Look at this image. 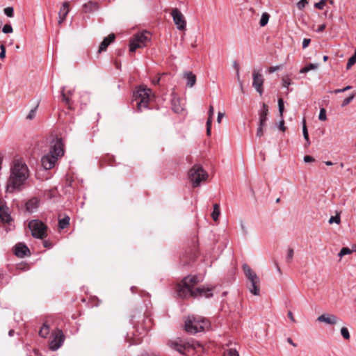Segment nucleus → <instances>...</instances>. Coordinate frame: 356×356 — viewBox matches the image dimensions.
Masks as SVG:
<instances>
[{
	"mask_svg": "<svg viewBox=\"0 0 356 356\" xmlns=\"http://www.w3.org/2000/svg\"><path fill=\"white\" fill-rule=\"evenodd\" d=\"M200 282V280L195 275L184 277L181 282L177 285L176 291L177 295L182 298L202 296L206 298L211 297L213 296V288L202 286L195 289V286Z\"/></svg>",
	"mask_w": 356,
	"mask_h": 356,
	"instance_id": "f257e3e1",
	"label": "nucleus"
},
{
	"mask_svg": "<svg viewBox=\"0 0 356 356\" xmlns=\"http://www.w3.org/2000/svg\"><path fill=\"white\" fill-rule=\"evenodd\" d=\"M10 176L7 181L6 192L22 190L29 177L27 165L21 159H15L10 165Z\"/></svg>",
	"mask_w": 356,
	"mask_h": 356,
	"instance_id": "f03ea898",
	"label": "nucleus"
},
{
	"mask_svg": "<svg viewBox=\"0 0 356 356\" xmlns=\"http://www.w3.org/2000/svg\"><path fill=\"white\" fill-rule=\"evenodd\" d=\"M63 154V144L61 138H56L52 140L49 154L44 155L41 159L42 167L45 170L53 168L58 159L61 157Z\"/></svg>",
	"mask_w": 356,
	"mask_h": 356,
	"instance_id": "7ed1b4c3",
	"label": "nucleus"
},
{
	"mask_svg": "<svg viewBox=\"0 0 356 356\" xmlns=\"http://www.w3.org/2000/svg\"><path fill=\"white\" fill-rule=\"evenodd\" d=\"M209 326V321L200 316H189L185 321V330L190 334L204 331Z\"/></svg>",
	"mask_w": 356,
	"mask_h": 356,
	"instance_id": "20e7f679",
	"label": "nucleus"
},
{
	"mask_svg": "<svg viewBox=\"0 0 356 356\" xmlns=\"http://www.w3.org/2000/svg\"><path fill=\"white\" fill-rule=\"evenodd\" d=\"M243 270L246 278L249 280L250 284L248 286V289L251 293L254 296H259V278L257 275L256 273L254 272L250 267L247 264H243Z\"/></svg>",
	"mask_w": 356,
	"mask_h": 356,
	"instance_id": "39448f33",
	"label": "nucleus"
},
{
	"mask_svg": "<svg viewBox=\"0 0 356 356\" xmlns=\"http://www.w3.org/2000/svg\"><path fill=\"white\" fill-rule=\"evenodd\" d=\"M152 95V90L144 86H140L134 92V97L137 102V109L141 111L143 108H147L148 103Z\"/></svg>",
	"mask_w": 356,
	"mask_h": 356,
	"instance_id": "423d86ee",
	"label": "nucleus"
},
{
	"mask_svg": "<svg viewBox=\"0 0 356 356\" xmlns=\"http://www.w3.org/2000/svg\"><path fill=\"white\" fill-rule=\"evenodd\" d=\"M150 40L151 34L147 31L136 33L130 41V51L134 52L138 48H143L146 47Z\"/></svg>",
	"mask_w": 356,
	"mask_h": 356,
	"instance_id": "0eeeda50",
	"label": "nucleus"
},
{
	"mask_svg": "<svg viewBox=\"0 0 356 356\" xmlns=\"http://www.w3.org/2000/svg\"><path fill=\"white\" fill-rule=\"evenodd\" d=\"M188 177L194 188L200 186L208 177V173L200 165H195L188 172Z\"/></svg>",
	"mask_w": 356,
	"mask_h": 356,
	"instance_id": "6e6552de",
	"label": "nucleus"
},
{
	"mask_svg": "<svg viewBox=\"0 0 356 356\" xmlns=\"http://www.w3.org/2000/svg\"><path fill=\"white\" fill-rule=\"evenodd\" d=\"M28 226L33 237L43 239L47 236V226L42 221L39 220H31Z\"/></svg>",
	"mask_w": 356,
	"mask_h": 356,
	"instance_id": "1a4fd4ad",
	"label": "nucleus"
},
{
	"mask_svg": "<svg viewBox=\"0 0 356 356\" xmlns=\"http://www.w3.org/2000/svg\"><path fill=\"white\" fill-rule=\"evenodd\" d=\"M53 339L50 341L49 348L51 350H58L63 344L65 340V336L61 330H56L52 333Z\"/></svg>",
	"mask_w": 356,
	"mask_h": 356,
	"instance_id": "9d476101",
	"label": "nucleus"
},
{
	"mask_svg": "<svg viewBox=\"0 0 356 356\" xmlns=\"http://www.w3.org/2000/svg\"><path fill=\"white\" fill-rule=\"evenodd\" d=\"M173 21L179 30H184L186 26V22L183 14L177 9L174 8L171 12Z\"/></svg>",
	"mask_w": 356,
	"mask_h": 356,
	"instance_id": "9b49d317",
	"label": "nucleus"
},
{
	"mask_svg": "<svg viewBox=\"0 0 356 356\" xmlns=\"http://www.w3.org/2000/svg\"><path fill=\"white\" fill-rule=\"evenodd\" d=\"M168 344L171 348L182 355H185L186 351L188 350V342H185L179 338L175 341H170Z\"/></svg>",
	"mask_w": 356,
	"mask_h": 356,
	"instance_id": "f8f14e48",
	"label": "nucleus"
},
{
	"mask_svg": "<svg viewBox=\"0 0 356 356\" xmlns=\"http://www.w3.org/2000/svg\"><path fill=\"white\" fill-rule=\"evenodd\" d=\"M252 86L260 95H262L264 92L263 84L264 81L262 74L256 70H254L252 73Z\"/></svg>",
	"mask_w": 356,
	"mask_h": 356,
	"instance_id": "ddd939ff",
	"label": "nucleus"
},
{
	"mask_svg": "<svg viewBox=\"0 0 356 356\" xmlns=\"http://www.w3.org/2000/svg\"><path fill=\"white\" fill-rule=\"evenodd\" d=\"M14 251L15 254L21 258L27 256L30 253L28 247L22 243L15 245Z\"/></svg>",
	"mask_w": 356,
	"mask_h": 356,
	"instance_id": "4468645a",
	"label": "nucleus"
},
{
	"mask_svg": "<svg viewBox=\"0 0 356 356\" xmlns=\"http://www.w3.org/2000/svg\"><path fill=\"white\" fill-rule=\"evenodd\" d=\"M319 322H323L329 325H335L338 322V318L334 314H323L317 318Z\"/></svg>",
	"mask_w": 356,
	"mask_h": 356,
	"instance_id": "2eb2a0df",
	"label": "nucleus"
},
{
	"mask_svg": "<svg viewBox=\"0 0 356 356\" xmlns=\"http://www.w3.org/2000/svg\"><path fill=\"white\" fill-rule=\"evenodd\" d=\"M115 38V35L114 33H111L106 37L103 41L101 42L98 52L101 53L106 50L108 46L114 41Z\"/></svg>",
	"mask_w": 356,
	"mask_h": 356,
	"instance_id": "dca6fc26",
	"label": "nucleus"
},
{
	"mask_svg": "<svg viewBox=\"0 0 356 356\" xmlns=\"http://www.w3.org/2000/svg\"><path fill=\"white\" fill-rule=\"evenodd\" d=\"M268 114V107L266 104L264 103L259 112V124H261V126H266Z\"/></svg>",
	"mask_w": 356,
	"mask_h": 356,
	"instance_id": "f3484780",
	"label": "nucleus"
},
{
	"mask_svg": "<svg viewBox=\"0 0 356 356\" xmlns=\"http://www.w3.org/2000/svg\"><path fill=\"white\" fill-rule=\"evenodd\" d=\"M69 3L68 2H64L60 9V11L58 13L59 15V21L58 23L61 24L65 19L67 15L69 13Z\"/></svg>",
	"mask_w": 356,
	"mask_h": 356,
	"instance_id": "a211bd4d",
	"label": "nucleus"
},
{
	"mask_svg": "<svg viewBox=\"0 0 356 356\" xmlns=\"http://www.w3.org/2000/svg\"><path fill=\"white\" fill-rule=\"evenodd\" d=\"M39 206V200L36 197L31 198L26 203V209L29 212H33Z\"/></svg>",
	"mask_w": 356,
	"mask_h": 356,
	"instance_id": "6ab92c4d",
	"label": "nucleus"
},
{
	"mask_svg": "<svg viewBox=\"0 0 356 356\" xmlns=\"http://www.w3.org/2000/svg\"><path fill=\"white\" fill-rule=\"evenodd\" d=\"M10 220V216L6 211V207L0 200V222H8Z\"/></svg>",
	"mask_w": 356,
	"mask_h": 356,
	"instance_id": "aec40b11",
	"label": "nucleus"
},
{
	"mask_svg": "<svg viewBox=\"0 0 356 356\" xmlns=\"http://www.w3.org/2000/svg\"><path fill=\"white\" fill-rule=\"evenodd\" d=\"M98 6L97 3L93 1H88L83 5V12L86 13L93 12L97 10Z\"/></svg>",
	"mask_w": 356,
	"mask_h": 356,
	"instance_id": "412c9836",
	"label": "nucleus"
},
{
	"mask_svg": "<svg viewBox=\"0 0 356 356\" xmlns=\"http://www.w3.org/2000/svg\"><path fill=\"white\" fill-rule=\"evenodd\" d=\"M184 79L187 80V86L193 87L196 83V76L192 72H188L184 74Z\"/></svg>",
	"mask_w": 356,
	"mask_h": 356,
	"instance_id": "4be33fe9",
	"label": "nucleus"
},
{
	"mask_svg": "<svg viewBox=\"0 0 356 356\" xmlns=\"http://www.w3.org/2000/svg\"><path fill=\"white\" fill-rule=\"evenodd\" d=\"M65 88L64 86L61 88L60 92H61L62 100L68 106V108H70L71 105H72L71 97L69 96H67V95L65 94Z\"/></svg>",
	"mask_w": 356,
	"mask_h": 356,
	"instance_id": "5701e85b",
	"label": "nucleus"
},
{
	"mask_svg": "<svg viewBox=\"0 0 356 356\" xmlns=\"http://www.w3.org/2000/svg\"><path fill=\"white\" fill-rule=\"evenodd\" d=\"M302 134H303L305 140H306L305 146L307 147L310 145L311 142H310V140L309 138V134H308V131H307V128L305 120H303Z\"/></svg>",
	"mask_w": 356,
	"mask_h": 356,
	"instance_id": "b1692460",
	"label": "nucleus"
},
{
	"mask_svg": "<svg viewBox=\"0 0 356 356\" xmlns=\"http://www.w3.org/2000/svg\"><path fill=\"white\" fill-rule=\"evenodd\" d=\"M220 214V205L218 204H213V210L211 213V218L214 221H217Z\"/></svg>",
	"mask_w": 356,
	"mask_h": 356,
	"instance_id": "393cba45",
	"label": "nucleus"
},
{
	"mask_svg": "<svg viewBox=\"0 0 356 356\" xmlns=\"http://www.w3.org/2000/svg\"><path fill=\"white\" fill-rule=\"evenodd\" d=\"M49 326L44 323L39 331V335L43 338H45L49 334Z\"/></svg>",
	"mask_w": 356,
	"mask_h": 356,
	"instance_id": "a878e982",
	"label": "nucleus"
},
{
	"mask_svg": "<svg viewBox=\"0 0 356 356\" xmlns=\"http://www.w3.org/2000/svg\"><path fill=\"white\" fill-rule=\"evenodd\" d=\"M318 67V64H317V63H310L308 65L302 67L300 70V73L305 74V73L308 72L310 70H316Z\"/></svg>",
	"mask_w": 356,
	"mask_h": 356,
	"instance_id": "bb28decb",
	"label": "nucleus"
},
{
	"mask_svg": "<svg viewBox=\"0 0 356 356\" xmlns=\"http://www.w3.org/2000/svg\"><path fill=\"white\" fill-rule=\"evenodd\" d=\"M70 218L68 216H65V218L59 220L58 221V227L60 229H63L67 227L70 225Z\"/></svg>",
	"mask_w": 356,
	"mask_h": 356,
	"instance_id": "cd10ccee",
	"label": "nucleus"
},
{
	"mask_svg": "<svg viewBox=\"0 0 356 356\" xmlns=\"http://www.w3.org/2000/svg\"><path fill=\"white\" fill-rule=\"evenodd\" d=\"M270 15L267 13H264L261 15V17L260 19L259 24L261 26H266L269 20Z\"/></svg>",
	"mask_w": 356,
	"mask_h": 356,
	"instance_id": "c85d7f7f",
	"label": "nucleus"
},
{
	"mask_svg": "<svg viewBox=\"0 0 356 356\" xmlns=\"http://www.w3.org/2000/svg\"><path fill=\"white\" fill-rule=\"evenodd\" d=\"M355 97V94L352 93L351 95H350L349 97L345 98L341 103V106L345 107L347 105H348L353 100Z\"/></svg>",
	"mask_w": 356,
	"mask_h": 356,
	"instance_id": "c756f323",
	"label": "nucleus"
},
{
	"mask_svg": "<svg viewBox=\"0 0 356 356\" xmlns=\"http://www.w3.org/2000/svg\"><path fill=\"white\" fill-rule=\"evenodd\" d=\"M214 115V108H213V106L212 105H210L209 108V111H208V119H207V124H211L212 123V120H213V116Z\"/></svg>",
	"mask_w": 356,
	"mask_h": 356,
	"instance_id": "7c9ffc66",
	"label": "nucleus"
},
{
	"mask_svg": "<svg viewBox=\"0 0 356 356\" xmlns=\"http://www.w3.org/2000/svg\"><path fill=\"white\" fill-rule=\"evenodd\" d=\"M356 63V51L355 54L348 59L346 69L349 70Z\"/></svg>",
	"mask_w": 356,
	"mask_h": 356,
	"instance_id": "2f4dec72",
	"label": "nucleus"
},
{
	"mask_svg": "<svg viewBox=\"0 0 356 356\" xmlns=\"http://www.w3.org/2000/svg\"><path fill=\"white\" fill-rule=\"evenodd\" d=\"M353 251V250H350L349 248L345 247L341 248L339 253L338 254V256L341 258L344 255L351 254Z\"/></svg>",
	"mask_w": 356,
	"mask_h": 356,
	"instance_id": "473e14b6",
	"label": "nucleus"
},
{
	"mask_svg": "<svg viewBox=\"0 0 356 356\" xmlns=\"http://www.w3.org/2000/svg\"><path fill=\"white\" fill-rule=\"evenodd\" d=\"M341 334L342 335L343 339H345L346 340L350 339V333H349V331L347 327H341Z\"/></svg>",
	"mask_w": 356,
	"mask_h": 356,
	"instance_id": "72a5a7b5",
	"label": "nucleus"
},
{
	"mask_svg": "<svg viewBox=\"0 0 356 356\" xmlns=\"http://www.w3.org/2000/svg\"><path fill=\"white\" fill-rule=\"evenodd\" d=\"M282 86L284 88H289V86L292 83L291 79L289 76H284L282 79Z\"/></svg>",
	"mask_w": 356,
	"mask_h": 356,
	"instance_id": "f704fd0d",
	"label": "nucleus"
},
{
	"mask_svg": "<svg viewBox=\"0 0 356 356\" xmlns=\"http://www.w3.org/2000/svg\"><path fill=\"white\" fill-rule=\"evenodd\" d=\"M278 108H279V112H280V117H281V118H282L284 106V101L282 98H280L278 99Z\"/></svg>",
	"mask_w": 356,
	"mask_h": 356,
	"instance_id": "c9c22d12",
	"label": "nucleus"
},
{
	"mask_svg": "<svg viewBox=\"0 0 356 356\" xmlns=\"http://www.w3.org/2000/svg\"><path fill=\"white\" fill-rule=\"evenodd\" d=\"M224 356H239V354L236 349L230 348L225 353Z\"/></svg>",
	"mask_w": 356,
	"mask_h": 356,
	"instance_id": "e433bc0d",
	"label": "nucleus"
},
{
	"mask_svg": "<svg viewBox=\"0 0 356 356\" xmlns=\"http://www.w3.org/2000/svg\"><path fill=\"white\" fill-rule=\"evenodd\" d=\"M293 254H294L293 250L292 248H289L288 252H287V255L286 257V261L287 263L291 262L293 257Z\"/></svg>",
	"mask_w": 356,
	"mask_h": 356,
	"instance_id": "4c0bfd02",
	"label": "nucleus"
},
{
	"mask_svg": "<svg viewBox=\"0 0 356 356\" xmlns=\"http://www.w3.org/2000/svg\"><path fill=\"white\" fill-rule=\"evenodd\" d=\"M327 0H321L319 2L314 3V7L319 10H323Z\"/></svg>",
	"mask_w": 356,
	"mask_h": 356,
	"instance_id": "58836bf2",
	"label": "nucleus"
},
{
	"mask_svg": "<svg viewBox=\"0 0 356 356\" xmlns=\"http://www.w3.org/2000/svg\"><path fill=\"white\" fill-rule=\"evenodd\" d=\"M188 349L192 348L193 350H195L197 347H202V345L197 342V341H193L188 342Z\"/></svg>",
	"mask_w": 356,
	"mask_h": 356,
	"instance_id": "ea45409f",
	"label": "nucleus"
},
{
	"mask_svg": "<svg viewBox=\"0 0 356 356\" xmlns=\"http://www.w3.org/2000/svg\"><path fill=\"white\" fill-rule=\"evenodd\" d=\"M4 13L9 17L14 16V10L13 7H7L4 9Z\"/></svg>",
	"mask_w": 356,
	"mask_h": 356,
	"instance_id": "a19ab883",
	"label": "nucleus"
},
{
	"mask_svg": "<svg viewBox=\"0 0 356 356\" xmlns=\"http://www.w3.org/2000/svg\"><path fill=\"white\" fill-rule=\"evenodd\" d=\"M318 118L321 121L326 120L327 115H326V111H325V108H321L320 113H319V115H318Z\"/></svg>",
	"mask_w": 356,
	"mask_h": 356,
	"instance_id": "79ce46f5",
	"label": "nucleus"
},
{
	"mask_svg": "<svg viewBox=\"0 0 356 356\" xmlns=\"http://www.w3.org/2000/svg\"><path fill=\"white\" fill-rule=\"evenodd\" d=\"M4 33H11L13 31V27L10 24H6L2 29Z\"/></svg>",
	"mask_w": 356,
	"mask_h": 356,
	"instance_id": "37998d69",
	"label": "nucleus"
},
{
	"mask_svg": "<svg viewBox=\"0 0 356 356\" xmlns=\"http://www.w3.org/2000/svg\"><path fill=\"white\" fill-rule=\"evenodd\" d=\"M340 216L339 214H337V216H332L330 220H329V223L330 224H332L333 222H335L337 224H339L340 223Z\"/></svg>",
	"mask_w": 356,
	"mask_h": 356,
	"instance_id": "c03bdc74",
	"label": "nucleus"
},
{
	"mask_svg": "<svg viewBox=\"0 0 356 356\" xmlns=\"http://www.w3.org/2000/svg\"><path fill=\"white\" fill-rule=\"evenodd\" d=\"M37 108H38V106H36L34 108H33L30 111L29 113L28 114V115L26 117L27 119L32 120L35 118Z\"/></svg>",
	"mask_w": 356,
	"mask_h": 356,
	"instance_id": "a18cd8bd",
	"label": "nucleus"
},
{
	"mask_svg": "<svg viewBox=\"0 0 356 356\" xmlns=\"http://www.w3.org/2000/svg\"><path fill=\"white\" fill-rule=\"evenodd\" d=\"M308 3V1L307 0H300L298 3H297V7L299 10H302L305 6Z\"/></svg>",
	"mask_w": 356,
	"mask_h": 356,
	"instance_id": "49530a36",
	"label": "nucleus"
},
{
	"mask_svg": "<svg viewBox=\"0 0 356 356\" xmlns=\"http://www.w3.org/2000/svg\"><path fill=\"white\" fill-rule=\"evenodd\" d=\"M233 67L236 70V76H237L238 80L239 81V79H240V75H239L240 67H239V65H238V63L236 61H234L233 63Z\"/></svg>",
	"mask_w": 356,
	"mask_h": 356,
	"instance_id": "de8ad7c7",
	"label": "nucleus"
},
{
	"mask_svg": "<svg viewBox=\"0 0 356 356\" xmlns=\"http://www.w3.org/2000/svg\"><path fill=\"white\" fill-rule=\"evenodd\" d=\"M0 49H1L0 58L4 59L6 57V47H5L4 44H1L0 45Z\"/></svg>",
	"mask_w": 356,
	"mask_h": 356,
	"instance_id": "09e8293b",
	"label": "nucleus"
},
{
	"mask_svg": "<svg viewBox=\"0 0 356 356\" xmlns=\"http://www.w3.org/2000/svg\"><path fill=\"white\" fill-rule=\"evenodd\" d=\"M264 126H261V124L259 123V127L257 128V137H261L264 134V131H263V127Z\"/></svg>",
	"mask_w": 356,
	"mask_h": 356,
	"instance_id": "8fccbe9b",
	"label": "nucleus"
},
{
	"mask_svg": "<svg viewBox=\"0 0 356 356\" xmlns=\"http://www.w3.org/2000/svg\"><path fill=\"white\" fill-rule=\"evenodd\" d=\"M278 127L279 129L282 131H285L286 130V127L284 126V120L282 118H281V120L279 122V125H278Z\"/></svg>",
	"mask_w": 356,
	"mask_h": 356,
	"instance_id": "3c124183",
	"label": "nucleus"
},
{
	"mask_svg": "<svg viewBox=\"0 0 356 356\" xmlns=\"http://www.w3.org/2000/svg\"><path fill=\"white\" fill-rule=\"evenodd\" d=\"M311 40L309 38H304L302 41V48H307L310 44Z\"/></svg>",
	"mask_w": 356,
	"mask_h": 356,
	"instance_id": "603ef678",
	"label": "nucleus"
},
{
	"mask_svg": "<svg viewBox=\"0 0 356 356\" xmlns=\"http://www.w3.org/2000/svg\"><path fill=\"white\" fill-rule=\"evenodd\" d=\"M304 161L305 163H311V162L314 161V159L311 156L306 155L304 156Z\"/></svg>",
	"mask_w": 356,
	"mask_h": 356,
	"instance_id": "864d4df0",
	"label": "nucleus"
},
{
	"mask_svg": "<svg viewBox=\"0 0 356 356\" xmlns=\"http://www.w3.org/2000/svg\"><path fill=\"white\" fill-rule=\"evenodd\" d=\"M241 230H242V232H243V233L244 234H248L247 228H246L245 225H244V223L243 222H241Z\"/></svg>",
	"mask_w": 356,
	"mask_h": 356,
	"instance_id": "5fc2aeb1",
	"label": "nucleus"
},
{
	"mask_svg": "<svg viewBox=\"0 0 356 356\" xmlns=\"http://www.w3.org/2000/svg\"><path fill=\"white\" fill-rule=\"evenodd\" d=\"M280 69V66H272L268 69L270 73H273Z\"/></svg>",
	"mask_w": 356,
	"mask_h": 356,
	"instance_id": "6e6d98bb",
	"label": "nucleus"
},
{
	"mask_svg": "<svg viewBox=\"0 0 356 356\" xmlns=\"http://www.w3.org/2000/svg\"><path fill=\"white\" fill-rule=\"evenodd\" d=\"M287 316H288V317L290 318V320H291L292 322H293V323H295V322H296V320H295V318H294V316H293V314L292 312L289 311V312H288V314H287Z\"/></svg>",
	"mask_w": 356,
	"mask_h": 356,
	"instance_id": "4d7b16f0",
	"label": "nucleus"
},
{
	"mask_svg": "<svg viewBox=\"0 0 356 356\" xmlns=\"http://www.w3.org/2000/svg\"><path fill=\"white\" fill-rule=\"evenodd\" d=\"M224 113H221V112H218V118H217V121L218 123H220L221 122V119L224 117Z\"/></svg>",
	"mask_w": 356,
	"mask_h": 356,
	"instance_id": "13d9d810",
	"label": "nucleus"
},
{
	"mask_svg": "<svg viewBox=\"0 0 356 356\" xmlns=\"http://www.w3.org/2000/svg\"><path fill=\"white\" fill-rule=\"evenodd\" d=\"M43 244H44V246L47 248H51L52 247V244L47 241H44L43 242Z\"/></svg>",
	"mask_w": 356,
	"mask_h": 356,
	"instance_id": "bf43d9fd",
	"label": "nucleus"
},
{
	"mask_svg": "<svg viewBox=\"0 0 356 356\" xmlns=\"http://www.w3.org/2000/svg\"><path fill=\"white\" fill-rule=\"evenodd\" d=\"M211 124H207V134L208 136L211 135Z\"/></svg>",
	"mask_w": 356,
	"mask_h": 356,
	"instance_id": "052dcab7",
	"label": "nucleus"
},
{
	"mask_svg": "<svg viewBox=\"0 0 356 356\" xmlns=\"http://www.w3.org/2000/svg\"><path fill=\"white\" fill-rule=\"evenodd\" d=\"M160 79H161L160 77H156V78L153 79L152 82L154 85H157V84H159Z\"/></svg>",
	"mask_w": 356,
	"mask_h": 356,
	"instance_id": "680f3d73",
	"label": "nucleus"
},
{
	"mask_svg": "<svg viewBox=\"0 0 356 356\" xmlns=\"http://www.w3.org/2000/svg\"><path fill=\"white\" fill-rule=\"evenodd\" d=\"M287 342H288L289 343H290L291 345H292L293 347H296V346H297V344H296V343H295L293 341V340L291 339V338H290V337H289V338L287 339Z\"/></svg>",
	"mask_w": 356,
	"mask_h": 356,
	"instance_id": "e2e57ef3",
	"label": "nucleus"
},
{
	"mask_svg": "<svg viewBox=\"0 0 356 356\" xmlns=\"http://www.w3.org/2000/svg\"><path fill=\"white\" fill-rule=\"evenodd\" d=\"M325 29V24H321V26H319V27L318 28V30L317 31L318 32H321L323 31L324 29Z\"/></svg>",
	"mask_w": 356,
	"mask_h": 356,
	"instance_id": "0e129e2a",
	"label": "nucleus"
},
{
	"mask_svg": "<svg viewBox=\"0 0 356 356\" xmlns=\"http://www.w3.org/2000/svg\"><path fill=\"white\" fill-rule=\"evenodd\" d=\"M344 92V89L343 88H341V89H336L334 92L335 94H338V93H341V92Z\"/></svg>",
	"mask_w": 356,
	"mask_h": 356,
	"instance_id": "69168bd1",
	"label": "nucleus"
},
{
	"mask_svg": "<svg viewBox=\"0 0 356 356\" xmlns=\"http://www.w3.org/2000/svg\"><path fill=\"white\" fill-rule=\"evenodd\" d=\"M275 267H276V268H277V271H278L280 273H281V269H280V266H279V264H278V263H277V261H275Z\"/></svg>",
	"mask_w": 356,
	"mask_h": 356,
	"instance_id": "338daca9",
	"label": "nucleus"
},
{
	"mask_svg": "<svg viewBox=\"0 0 356 356\" xmlns=\"http://www.w3.org/2000/svg\"><path fill=\"white\" fill-rule=\"evenodd\" d=\"M141 356H157V355H154V353H151V354L145 353V354L142 355Z\"/></svg>",
	"mask_w": 356,
	"mask_h": 356,
	"instance_id": "774afa93",
	"label": "nucleus"
}]
</instances>
